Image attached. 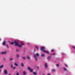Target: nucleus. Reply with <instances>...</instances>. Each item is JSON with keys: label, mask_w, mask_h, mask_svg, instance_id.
I'll return each instance as SVG.
<instances>
[{"label": "nucleus", "mask_w": 75, "mask_h": 75, "mask_svg": "<svg viewBox=\"0 0 75 75\" xmlns=\"http://www.w3.org/2000/svg\"><path fill=\"white\" fill-rule=\"evenodd\" d=\"M1 72V70L0 69V72Z\"/></svg>", "instance_id": "obj_38"}, {"label": "nucleus", "mask_w": 75, "mask_h": 75, "mask_svg": "<svg viewBox=\"0 0 75 75\" xmlns=\"http://www.w3.org/2000/svg\"><path fill=\"white\" fill-rule=\"evenodd\" d=\"M55 53H54L52 54L53 55H55Z\"/></svg>", "instance_id": "obj_31"}, {"label": "nucleus", "mask_w": 75, "mask_h": 75, "mask_svg": "<svg viewBox=\"0 0 75 75\" xmlns=\"http://www.w3.org/2000/svg\"><path fill=\"white\" fill-rule=\"evenodd\" d=\"M33 74L34 75H37V73L35 72H34Z\"/></svg>", "instance_id": "obj_22"}, {"label": "nucleus", "mask_w": 75, "mask_h": 75, "mask_svg": "<svg viewBox=\"0 0 75 75\" xmlns=\"http://www.w3.org/2000/svg\"><path fill=\"white\" fill-rule=\"evenodd\" d=\"M23 75H27V73H26V72L25 71H23Z\"/></svg>", "instance_id": "obj_9"}, {"label": "nucleus", "mask_w": 75, "mask_h": 75, "mask_svg": "<svg viewBox=\"0 0 75 75\" xmlns=\"http://www.w3.org/2000/svg\"><path fill=\"white\" fill-rule=\"evenodd\" d=\"M6 41H4L3 43V45H6Z\"/></svg>", "instance_id": "obj_7"}, {"label": "nucleus", "mask_w": 75, "mask_h": 75, "mask_svg": "<svg viewBox=\"0 0 75 75\" xmlns=\"http://www.w3.org/2000/svg\"><path fill=\"white\" fill-rule=\"evenodd\" d=\"M4 73L5 74H7V71L6 70H4Z\"/></svg>", "instance_id": "obj_8"}, {"label": "nucleus", "mask_w": 75, "mask_h": 75, "mask_svg": "<svg viewBox=\"0 0 75 75\" xmlns=\"http://www.w3.org/2000/svg\"><path fill=\"white\" fill-rule=\"evenodd\" d=\"M11 68H13V65H12L11 66Z\"/></svg>", "instance_id": "obj_24"}, {"label": "nucleus", "mask_w": 75, "mask_h": 75, "mask_svg": "<svg viewBox=\"0 0 75 75\" xmlns=\"http://www.w3.org/2000/svg\"><path fill=\"white\" fill-rule=\"evenodd\" d=\"M16 51H18H18H19V50H18V49H17L16 50Z\"/></svg>", "instance_id": "obj_34"}, {"label": "nucleus", "mask_w": 75, "mask_h": 75, "mask_svg": "<svg viewBox=\"0 0 75 75\" xmlns=\"http://www.w3.org/2000/svg\"><path fill=\"white\" fill-rule=\"evenodd\" d=\"M47 75H50V74H47Z\"/></svg>", "instance_id": "obj_36"}, {"label": "nucleus", "mask_w": 75, "mask_h": 75, "mask_svg": "<svg viewBox=\"0 0 75 75\" xmlns=\"http://www.w3.org/2000/svg\"><path fill=\"white\" fill-rule=\"evenodd\" d=\"M72 47L73 48V49H74V50H75V47L73 46H72Z\"/></svg>", "instance_id": "obj_25"}, {"label": "nucleus", "mask_w": 75, "mask_h": 75, "mask_svg": "<svg viewBox=\"0 0 75 75\" xmlns=\"http://www.w3.org/2000/svg\"><path fill=\"white\" fill-rule=\"evenodd\" d=\"M10 60H11V61H13V59L12 58H10L9 59Z\"/></svg>", "instance_id": "obj_17"}, {"label": "nucleus", "mask_w": 75, "mask_h": 75, "mask_svg": "<svg viewBox=\"0 0 75 75\" xmlns=\"http://www.w3.org/2000/svg\"><path fill=\"white\" fill-rule=\"evenodd\" d=\"M21 44L22 45H24V43L23 42H21Z\"/></svg>", "instance_id": "obj_19"}, {"label": "nucleus", "mask_w": 75, "mask_h": 75, "mask_svg": "<svg viewBox=\"0 0 75 75\" xmlns=\"http://www.w3.org/2000/svg\"><path fill=\"white\" fill-rule=\"evenodd\" d=\"M52 71H55V69H52Z\"/></svg>", "instance_id": "obj_27"}, {"label": "nucleus", "mask_w": 75, "mask_h": 75, "mask_svg": "<svg viewBox=\"0 0 75 75\" xmlns=\"http://www.w3.org/2000/svg\"><path fill=\"white\" fill-rule=\"evenodd\" d=\"M14 65H15L16 66H19V65L18 64H17L16 63H14Z\"/></svg>", "instance_id": "obj_18"}, {"label": "nucleus", "mask_w": 75, "mask_h": 75, "mask_svg": "<svg viewBox=\"0 0 75 75\" xmlns=\"http://www.w3.org/2000/svg\"><path fill=\"white\" fill-rule=\"evenodd\" d=\"M1 54H7V52L5 51V52H1Z\"/></svg>", "instance_id": "obj_6"}, {"label": "nucleus", "mask_w": 75, "mask_h": 75, "mask_svg": "<svg viewBox=\"0 0 75 75\" xmlns=\"http://www.w3.org/2000/svg\"><path fill=\"white\" fill-rule=\"evenodd\" d=\"M0 40H1V39H0Z\"/></svg>", "instance_id": "obj_40"}, {"label": "nucleus", "mask_w": 75, "mask_h": 75, "mask_svg": "<svg viewBox=\"0 0 75 75\" xmlns=\"http://www.w3.org/2000/svg\"><path fill=\"white\" fill-rule=\"evenodd\" d=\"M62 54L64 55V54H65V53H62Z\"/></svg>", "instance_id": "obj_35"}, {"label": "nucleus", "mask_w": 75, "mask_h": 75, "mask_svg": "<svg viewBox=\"0 0 75 75\" xmlns=\"http://www.w3.org/2000/svg\"><path fill=\"white\" fill-rule=\"evenodd\" d=\"M41 56L42 57H45V54H42Z\"/></svg>", "instance_id": "obj_20"}, {"label": "nucleus", "mask_w": 75, "mask_h": 75, "mask_svg": "<svg viewBox=\"0 0 75 75\" xmlns=\"http://www.w3.org/2000/svg\"><path fill=\"white\" fill-rule=\"evenodd\" d=\"M6 46H7V48H9V46H8V45H6Z\"/></svg>", "instance_id": "obj_33"}, {"label": "nucleus", "mask_w": 75, "mask_h": 75, "mask_svg": "<svg viewBox=\"0 0 75 75\" xmlns=\"http://www.w3.org/2000/svg\"><path fill=\"white\" fill-rule=\"evenodd\" d=\"M14 42L15 43V45L16 46H18L19 47H22V46L21 45H19L18 43L16 41H14Z\"/></svg>", "instance_id": "obj_3"}, {"label": "nucleus", "mask_w": 75, "mask_h": 75, "mask_svg": "<svg viewBox=\"0 0 75 75\" xmlns=\"http://www.w3.org/2000/svg\"><path fill=\"white\" fill-rule=\"evenodd\" d=\"M22 58L23 59H25V60H26V59L25 58V57H22Z\"/></svg>", "instance_id": "obj_11"}, {"label": "nucleus", "mask_w": 75, "mask_h": 75, "mask_svg": "<svg viewBox=\"0 0 75 75\" xmlns=\"http://www.w3.org/2000/svg\"><path fill=\"white\" fill-rule=\"evenodd\" d=\"M54 50L53 49L52 50H51L52 52H54Z\"/></svg>", "instance_id": "obj_26"}, {"label": "nucleus", "mask_w": 75, "mask_h": 75, "mask_svg": "<svg viewBox=\"0 0 75 75\" xmlns=\"http://www.w3.org/2000/svg\"><path fill=\"white\" fill-rule=\"evenodd\" d=\"M40 50H41V51L44 52H45V53H47V54H50V52H49L45 50V48L43 47H41L40 48Z\"/></svg>", "instance_id": "obj_1"}, {"label": "nucleus", "mask_w": 75, "mask_h": 75, "mask_svg": "<svg viewBox=\"0 0 75 75\" xmlns=\"http://www.w3.org/2000/svg\"><path fill=\"white\" fill-rule=\"evenodd\" d=\"M16 75H20V74H19V73L17 72L16 73Z\"/></svg>", "instance_id": "obj_23"}, {"label": "nucleus", "mask_w": 75, "mask_h": 75, "mask_svg": "<svg viewBox=\"0 0 75 75\" xmlns=\"http://www.w3.org/2000/svg\"><path fill=\"white\" fill-rule=\"evenodd\" d=\"M56 65H57V67H59V64H56Z\"/></svg>", "instance_id": "obj_29"}, {"label": "nucleus", "mask_w": 75, "mask_h": 75, "mask_svg": "<svg viewBox=\"0 0 75 75\" xmlns=\"http://www.w3.org/2000/svg\"><path fill=\"white\" fill-rule=\"evenodd\" d=\"M65 65L66 67H68V65H67V64H65Z\"/></svg>", "instance_id": "obj_32"}, {"label": "nucleus", "mask_w": 75, "mask_h": 75, "mask_svg": "<svg viewBox=\"0 0 75 75\" xmlns=\"http://www.w3.org/2000/svg\"><path fill=\"white\" fill-rule=\"evenodd\" d=\"M8 75H11V74H9Z\"/></svg>", "instance_id": "obj_39"}, {"label": "nucleus", "mask_w": 75, "mask_h": 75, "mask_svg": "<svg viewBox=\"0 0 75 75\" xmlns=\"http://www.w3.org/2000/svg\"><path fill=\"white\" fill-rule=\"evenodd\" d=\"M21 66L22 67H24V63H21Z\"/></svg>", "instance_id": "obj_13"}, {"label": "nucleus", "mask_w": 75, "mask_h": 75, "mask_svg": "<svg viewBox=\"0 0 75 75\" xmlns=\"http://www.w3.org/2000/svg\"><path fill=\"white\" fill-rule=\"evenodd\" d=\"M36 48L37 49V50H38V47L37 46H36Z\"/></svg>", "instance_id": "obj_28"}, {"label": "nucleus", "mask_w": 75, "mask_h": 75, "mask_svg": "<svg viewBox=\"0 0 75 75\" xmlns=\"http://www.w3.org/2000/svg\"><path fill=\"white\" fill-rule=\"evenodd\" d=\"M28 69L30 71V72H33V69L31 68L30 67H28Z\"/></svg>", "instance_id": "obj_4"}, {"label": "nucleus", "mask_w": 75, "mask_h": 75, "mask_svg": "<svg viewBox=\"0 0 75 75\" xmlns=\"http://www.w3.org/2000/svg\"><path fill=\"white\" fill-rule=\"evenodd\" d=\"M9 42L11 45H13V44H14V42Z\"/></svg>", "instance_id": "obj_10"}, {"label": "nucleus", "mask_w": 75, "mask_h": 75, "mask_svg": "<svg viewBox=\"0 0 75 75\" xmlns=\"http://www.w3.org/2000/svg\"><path fill=\"white\" fill-rule=\"evenodd\" d=\"M16 68V67H13V69H15Z\"/></svg>", "instance_id": "obj_30"}, {"label": "nucleus", "mask_w": 75, "mask_h": 75, "mask_svg": "<svg viewBox=\"0 0 75 75\" xmlns=\"http://www.w3.org/2000/svg\"><path fill=\"white\" fill-rule=\"evenodd\" d=\"M63 69L64 71H66L67 70V68H63Z\"/></svg>", "instance_id": "obj_21"}, {"label": "nucleus", "mask_w": 75, "mask_h": 75, "mask_svg": "<svg viewBox=\"0 0 75 75\" xmlns=\"http://www.w3.org/2000/svg\"><path fill=\"white\" fill-rule=\"evenodd\" d=\"M51 58V57L48 56L47 57V59H50V58Z\"/></svg>", "instance_id": "obj_16"}, {"label": "nucleus", "mask_w": 75, "mask_h": 75, "mask_svg": "<svg viewBox=\"0 0 75 75\" xmlns=\"http://www.w3.org/2000/svg\"><path fill=\"white\" fill-rule=\"evenodd\" d=\"M26 57H27V59H30V57H29L28 56H27Z\"/></svg>", "instance_id": "obj_14"}, {"label": "nucleus", "mask_w": 75, "mask_h": 75, "mask_svg": "<svg viewBox=\"0 0 75 75\" xmlns=\"http://www.w3.org/2000/svg\"><path fill=\"white\" fill-rule=\"evenodd\" d=\"M3 67H4V65L3 64L0 66V68H3Z\"/></svg>", "instance_id": "obj_12"}, {"label": "nucleus", "mask_w": 75, "mask_h": 75, "mask_svg": "<svg viewBox=\"0 0 75 75\" xmlns=\"http://www.w3.org/2000/svg\"><path fill=\"white\" fill-rule=\"evenodd\" d=\"M39 56V54L38 53H36V54H35L34 55V57L35 58L36 61H37L38 60V59H37V57Z\"/></svg>", "instance_id": "obj_2"}, {"label": "nucleus", "mask_w": 75, "mask_h": 75, "mask_svg": "<svg viewBox=\"0 0 75 75\" xmlns=\"http://www.w3.org/2000/svg\"><path fill=\"white\" fill-rule=\"evenodd\" d=\"M16 56H17V58H19V57H20V55L19 54H17L16 55Z\"/></svg>", "instance_id": "obj_15"}, {"label": "nucleus", "mask_w": 75, "mask_h": 75, "mask_svg": "<svg viewBox=\"0 0 75 75\" xmlns=\"http://www.w3.org/2000/svg\"><path fill=\"white\" fill-rule=\"evenodd\" d=\"M50 55H52V54H50Z\"/></svg>", "instance_id": "obj_37"}, {"label": "nucleus", "mask_w": 75, "mask_h": 75, "mask_svg": "<svg viewBox=\"0 0 75 75\" xmlns=\"http://www.w3.org/2000/svg\"><path fill=\"white\" fill-rule=\"evenodd\" d=\"M45 68H48V65L47 63H45Z\"/></svg>", "instance_id": "obj_5"}]
</instances>
